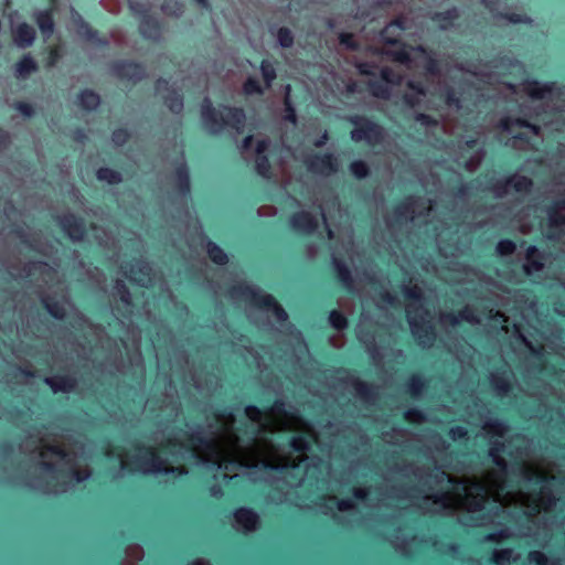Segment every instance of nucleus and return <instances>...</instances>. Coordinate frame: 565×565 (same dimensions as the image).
<instances>
[{
	"label": "nucleus",
	"instance_id": "obj_1",
	"mask_svg": "<svg viewBox=\"0 0 565 565\" xmlns=\"http://www.w3.org/2000/svg\"><path fill=\"white\" fill-rule=\"evenodd\" d=\"M226 117L216 110L209 97L201 103V118L204 126L212 132H218L224 127L232 128L236 134H242L245 128L246 114L242 107L222 106Z\"/></svg>",
	"mask_w": 565,
	"mask_h": 565
},
{
	"label": "nucleus",
	"instance_id": "obj_2",
	"mask_svg": "<svg viewBox=\"0 0 565 565\" xmlns=\"http://www.w3.org/2000/svg\"><path fill=\"white\" fill-rule=\"evenodd\" d=\"M228 294L232 298L244 300L253 307L271 312L279 322H285L288 319L287 311L273 295L266 294L246 281L232 286Z\"/></svg>",
	"mask_w": 565,
	"mask_h": 565
},
{
	"label": "nucleus",
	"instance_id": "obj_3",
	"mask_svg": "<svg viewBox=\"0 0 565 565\" xmlns=\"http://www.w3.org/2000/svg\"><path fill=\"white\" fill-rule=\"evenodd\" d=\"M348 121L353 127L351 139L354 142L364 141L371 147L381 145L385 139V129L372 117L366 115H352Z\"/></svg>",
	"mask_w": 565,
	"mask_h": 565
},
{
	"label": "nucleus",
	"instance_id": "obj_4",
	"mask_svg": "<svg viewBox=\"0 0 565 565\" xmlns=\"http://www.w3.org/2000/svg\"><path fill=\"white\" fill-rule=\"evenodd\" d=\"M134 448L143 454L141 457H137L134 460L136 463L134 470L178 476H185L188 473V471L182 467H168L167 461L151 447H146L141 443H136ZM129 469L132 470V468Z\"/></svg>",
	"mask_w": 565,
	"mask_h": 565
},
{
	"label": "nucleus",
	"instance_id": "obj_5",
	"mask_svg": "<svg viewBox=\"0 0 565 565\" xmlns=\"http://www.w3.org/2000/svg\"><path fill=\"white\" fill-rule=\"evenodd\" d=\"M509 188L518 193H529L533 188V181L526 175H510L504 179L491 178L487 190L497 198H503L508 194Z\"/></svg>",
	"mask_w": 565,
	"mask_h": 565
},
{
	"label": "nucleus",
	"instance_id": "obj_6",
	"mask_svg": "<svg viewBox=\"0 0 565 565\" xmlns=\"http://www.w3.org/2000/svg\"><path fill=\"white\" fill-rule=\"evenodd\" d=\"M111 74L120 81L137 84L147 76L146 67L139 63L129 60H117L110 64Z\"/></svg>",
	"mask_w": 565,
	"mask_h": 565
},
{
	"label": "nucleus",
	"instance_id": "obj_7",
	"mask_svg": "<svg viewBox=\"0 0 565 565\" xmlns=\"http://www.w3.org/2000/svg\"><path fill=\"white\" fill-rule=\"evenodd\" d=\"M311 173L329 175L338 171V159L330 152L311 153L303 161Z\"/></svg>",
	"mask_w": 565,
	"mask_h": 565
},
{
	"label": "nucleus",
	"instance_id": "obj_8",
	"mask_svg": "<svg viewBox=\"0 0 565 565\" xmlns=\"http://www.w3.org/2000/svg\"><path fill=\"white\" fill-rule=\"evenodd\" d=\"M57 224L73 242H82L87 234L85 220L73 213L58 216Z\"/></svg>",
	"mask_w": 565,
	"mask_h": 565
},
{
	"label": "nucleus",
	"instance_id": "obj_9",
	"mask_svg": "<svg viewBox=\"0 0 565 565\" xmlns=\"http://www.w3.org/2000/svg\"><path fill=\"white\" fill-rule=\"evenodd\" d=\"M288 224L299 234L312 235L319 227V220L308 211H298L289 216Z\"/></svg>",
	"mask_w": 565,
	"mask_h": 565
},
{
	"label": "nucleus",
	"instance_id": "obj_10",
	"mask_svg": "<svg viewBox=\"0 0 565 565\" xmlns=\"http://www.w3.org/2000/svg\"><path fill=\"white\" fill-rule=\"evenodd\" d=\"M154 89L157 93H161L163 90L168 92V94L163 96V103L171 113L175 115L182 113L184 106L183 95L178 90L171 88L168 79L159 77L154 82Z\"/></svg>",
	"mask_w": 565,
	"mask_h": 565
},
{
	"label": "nucleus",
	"instance_id": "obj_11",
	"mask_svg": "<svg viewBox=\"0 0 565 565\" xmlns=\"http://www.w3.org/2000/svg\"><path fill=\"white\" fill-rule=\"evenodd\" d=\"M408 313H411V311H408ZM408 323L411 326L413 337L418 343H427L435 340V327L429 320L425 319L424 316L412 317L408 315Z\"/></svg>",
	"mask_w": 565,
	"mask_h": 565
},
{
	"label": "nucleus",
	"instance_id": "obj_12",
	"mask_svg": "<svg viewBox=\"0 0 565 565\" xmlns=\"http://www.w3.org/2000/svg\"><path fill=\"white\" fill-rule=\"evenodd\" d=\"M235 522L244 530L245 533L254 532L260 524L258 513L247 507H239L233 513Z\"/></svg>",
	"mask_w": 565,
	"mask_h": 565
},
{
	"label": "nucleus",
	"instance_id": "obj_13",
	"mask_svg": "<svg viewBox=\"0 0 565 565\" xmlns=\"http://www.w3.org/2000/svg\"><path fill=\"white\" fill-rule=\"evenodd\" d=\"M524 90L531 98L541 100L545 98L547 94L558 92L559 88L555 82H546L542 84L537 79H527L524 83Z\"/></svg>",
	"mask_w": 565,
	"mask_h": 565
},
{
	"label": "nucleus",
	"instance_id": "obj_14",
	"mask_svg": "<svg viewBox=\"0 0 565 565\" xmlns=\"http://www.w3.org/2000/svg\"><path fill=\"white\" fill-rule=\"evenodd\" d=\"M333 266L335 271V280L347 292L353 294L355 284L352 273L348 265L340 258H333Z\"/></svg>",
	"mask_w": 565,
	"mask_h": 565
},
{
	"label": "nucleus",
	"instance_id": "obj_15",
	"mask_svg": "<svg viewBox=\"0 0 565 565\" xmlns=\"http://www.w3.org/2000/svg\"><path fill=\"white\" fill-rule=\"evenodd\" d=\"M44 383L51 387L53 393H72L77 385V380L70 374H56L45 377Z\"/></svg>",
	"mask_w": 565,
	"mask_h": 565
},
{
	"label": "nucleus",
	"instance_id": "obj_16",
	"mask_svg": "<svg viewBox=\"0 0 565 565\" xmlns=\"http://www.w3.org/2000/svg\"><path fill=\"white\" fill-rule=\"evenodd\" d=\"M460 18V12L457 7H451L445 11L434 12L430 20L443 31H447L455 25V22Z\"/></svg>",
	"mask_w": 565,
	"mask_h": 565
},
{
	"label": "nucleus",
	"instance_id": "obj_17",
	"mask_svg": "<svg viewBox=\"0 0 565 565\" xmlns=\"http://www.w3.org/2000/svg\"><path fill=\"white\" fill-rule=\"evenodd\" d=\"M13 41L19 47H29L33 44L36 32L35 29L26 22H22L15 26L12 32Z\"/></svg>",
	"mask_w": 565,
	"mask_h": 565
},
{
	"label": "nucleus",
	"instance_id": "obj_18",
	"mask_svg": "<svg viewBox=\"0 0 565 565\" xmlns=\"http://www.w3.org/2000/svg\"><path fill=\"white\" fill-rule=\"evenodd\" d=\"M349 381L361 401L371 403L377 397V391L373 384L364 382L355 376L350 377Z\"/></svg>",
	"mask_w": 565,
	"mask_h": 565
},
{
	"label": "nucleus",
	"instance_id": "obj_19",
	"mask_svg": "<svg viewBox=\"0 0 565 565\" xmlns=\"http://www.w3.org/2000/svg\"><path fill=\"white\" fill-rule=\"evenodd\" d=\"M102 103V98L98 93L90 88H84L76 95V104L86 111L96 110Z\"/></svg>",
	"mask_w": 565,
	"mask_h": 565
},
{
	"label": "nucleus",
	"instance_id": "obj_20",
	"mask_svg": "<svg viewBox=\"0 0 565 565\" xmlns=\"http://www.w3.org/2000/svg\"><path fill=\"white\" fill-rule=\"evenodd\" d=\"M174 180L177 191L186 196L191 192L190 171L185 162L179 163L174 169Z\"/></svg>",
	"mask_w": 565,
	"mask_h": 565
},
{
	"label": "nucleus",
	"instance_id": "obj_21",
	"mask_svg": "<svg viewBox=\"0 0 565 565\" xmlns=\"http://www.w3.org/2000/svg\"><path fill=\"white\" fill-rule=\"evenodd\" d=\"M161 25L159 21L150 15L145 14L139 24V32L145 39H157L160 35Z\"/></svg>",
	"mask_w": 565,
	"mask_h": 565
},
{
	"label": "nucleus",
	"instance_id": "obj_22",
	"mask_svg": "<svg viewBox=\"0 0 565 565\" xmlns=\"http://www.w3.org/2000/svg\"><path fill=\"white\" fill-rule=\"evenodd\" d=\"M491 387L500 397L508 396L513 390L511 381L507 377V371L498 372L491 376Z\"/></svg>",
	"mask_w": 565,
	"mask_h": 565
},
{
	"label": "nucleus",
	"instance_id": "obj_23",
	"mask_svg": "<svg viewBox=\"0 0 565 565\" xmlns=\"http://www.w3.org/2000/svg\"><path fill=\"white\" fill-rule=\"evenodd\" d=\"M427 386V381L420 373H414L405 383L406 393L417 399Z\"/></svg>",
	"mask_w": 565,
	"mask_h": 565
},
{
	"label": "nucleus",
	"instance_id": "obj_24",
	"mask_svg": "<svg viewBox=\"0 0 565 565\" xmlns=\"http://www.w3.org/2000/svg\"><path fill=\"white\" fill-rule=\"evenodd\" d=\"M35 22L44 35L50 36L54 32L55 23L52 9L39 11L35 14Z\"/></svg>",
	"mask_w": 565,
	"mask_h": 565
},
{
	"label": "nucleus",
	"instance_id": "obj_25",
	"mask_svg": "<svg viewBox=\"0 0 565 565\" xmlns=\"http://www.w3.org/2000/svg\"><path fill=\"white\" fill-rule=\"evenodd\" d=\"M41 302L44 309L49 312V315L56 320H64L66 317V311L64 306L56 300L54 297L44 296L41 299Z\"/></svg>",
	"mask_w": 565,
	"mask_h": 565
},
{
	"label": "nucleus",
	"instance_id": "obj_26",
	"mask_svg": "<svg viewBox=\"0 0 565 565\" xmlns=\"http://www.w3.org/2000/svg\"><path fill=\"white\" fill-rule=\"evenodd\" d=\"M203 238L206 239V253L209 258L218 266H225L230 260L228 255L216 243L207 239L206 236L203 235Z\"/></svg>",
	"mask_w": 565,
	"mask_h": 565
},
{
	"label": "nucleus",
	"instance_id": "obj_27",
	"mask_svg": "<svg viewBox=\"0 0 565 565\" xmlns=\"http://www.w3.org/2000/svg\"><path fill=\"white\" fill-rule=\"evenodd\" d=\"M186 439L192 445L202 447L205 450H209L212 452H216V450H217L216 441L213 438L205 436L202 430L186 434Z\"/></svg>",
	"mask_w": 565,
	"mask_h": 565
},
{
	"label": "nucleus",
	"instance_id": "obj_28",
	"mask_svg": "<svg viewBox=\"0 0 565 565\" xmlns=\"http://www.w3.org/2000/svg\"><path fill=\"white\" fill-rule=\"evenodd\" d=\"M96 179L109 185H118L122 182V175L118 170L100 167L96 170Z\"/></svg>",
	"mask_w": 565,
	"mask_h": 565
},
{
	"label": "nucleus",
	"instance_id": "obj_29",
	"mask_svg": "<svg viewBox=\"0 0 565 565\" xmlns=\"http://www.w3.org/2000/svg\"><path fill=\"white\" fill-rule=\"evenodd\" d=\"M460 320L472 323L476 321V316L473 311L468 307L459 311L458 315L449 312L443 316V321H445L451 327L458 326L460 323Z\"/></svg>",
	"mask_w": 565,
	"mask_h": 565
},
{
	"label": "nucleus",
	"instance_id": "obj_30",
	"mask_svg": "<svg viewBox=\"0 0 565 565\" xmlns=\"http://www.w3.org/2000/svg\"><path fill=\"white\" fill-rule=\"evenodd\" d=\"M565 210V199L555 201L547 207V215L551 226L565 225V215L559 213V210Z\"/></svg>",
	"mask_w": 565,
	"mask_h": 565
},
{
	"label": "nucleus",
	"instance_id": "obj_31",
	"mask_svg": "<svg viewBox=\"0 0 565 565\" xmlns=\"http://www.w3.org/2000/svg\"><path fill=\"white\" fill-rule=\"evenodd\" d=\"M393 29L404 31L406 30L405 20L402 17H398L394 19L392 22H390L382 31H381V38L383 42L387 45H395L398 43V39L395 36H390L388 31H392Z\"/></svg>",
	"mask_w": 565,
	"mask_h": 565
},
{
	"label": "nucleus",
	"instance_id": "obj_32",
	"mask_svg": "<svg viewBox=\"0 0 565 565\" xmlns=\"http://www.w3.org/2000/svg\"><path fill=\"white\" fill-rule=\"evenodd\" d=\"M398 45L395 50H387L386 55L390 56L394 62H398L401 64H409L412 58L408 51V46L398 39Z\"/></svg>",
	"mask_w": 565,
	"mask_h": 565
},
{
	"label": "nucleus",
	"instance_id": "obj_33",
	"mask_svg": "<svg viewBox=\"0 0 565 565\" xmlns=\"http://www.w3.org/2000/svg\"><path fill=\"white\" fill-rule=\"evenodd\" d=\"M38 70V64L31 55H24L15 64V72L20 77H26Z\"/></svg>",
	"mask_w": 565,
	"mask_h": 565
},
{
	"label": "nucleus",
	"instance_id": "obj_34",
	"mask_svg": "<svg viewBox=\"0 0 565 565\" xmlns=\"http://www.w3.org/2000/svg\"><path fill=\"white\" fill-rule=\"evenodd\" d=\"M416 200L413 196H408L405 200L401 201L398 204L394 206V215L397 221L408 218L411 214L414 212V204Z\"/></svg>",
	"mask_w": 565,
	"mask_h": 565
},
{
	"label": "nucleus",
	"instance_id": "obj_35",
	"mask_svg": "<svg viewBox=\"0 0 565 565\" xmlns=\"http://www.w3.org/2000/svg\"><path fill=\"white\" fill-rule=\"evenodd\" d=\"M259 70L265 82L266 88H269L277 78V72L274 63L269 60H262Z\"/></svg>",
	"mask_w": 565,
	"mask_h": 565
},
{
	"label": "nucleus",
	"instance_id": "obj_36",
	"mask_svg": "<svg viewBox=\"0 0 565 565\" xmlns=\"http://www.w3.org/2000/svg\"><path fill=\"white\" fill-rule=\"evenodd\" d=\"M255 170L256 173L264 179L273 178V168L267 154L257 156L255 158Z\"/></svg>",
	"mask_w": 565,
	"mask_h": 565
},
{
	"label": "nucleus",
	"instance_id": "obj_37",
	"mask_svg": "<svg viewBox=\"0 0 565 565\" xmlns=\"http://www.w3.org/2000/svg\"><path fill=\"white\" fill-rule=\"evenodd\" d=\"M503 444L499 440H495L492 446L489 448L488 455L491 457L493 465L500 470L507 469V461L501 457V452L503 451Z\"/></svg>",
	"mask_w": 565,
	"mask_h": 565
},
{
	"label": "nucleus",
	"instance_id": "obj_38",
	"mask_svg": "<svg viewBox=\"0 0 565 565\" xmlns=\"http://www.w3.org/2000/svg\"><path fill=\"white\" fill-rule=\"evenodd\" d=\"M367 87L370 94L376 98L387 99L390 97V87L382 81H370Z\"/></svg>",
	"mask_w": 565,
	"mask_h": 565
},
{
	"label": "nucleus",
	"instance_id": "obj_39",
	"mask_svg": "<svg viewBox=\"0 0 565 565\" xmlns=\"http://www.w3.org/2000/svg\"><path fill=\"white\" fill-rule=\"evenodd\" d=\"M350 173L358 180H363L370 175V167L363 160H354L349 164Z\"/></svg>",
	"mask_w": 565,
	"mask_h": 565
},
{
	"label": "nucleus",
	"instance_id": "obj_40",
	"mask_svg": "<svg viewBox=\"0 0 565 565\" xmlns=\"http://www.w3.org/2000/svg\"><path fill=\"white\" fill-rule=\"evenodd\" d=\"M329 323L337 331H343L348 328V318L338 309H332L328 317Z\"/></svg>",
	"mask_w": 565,
	"mask_h": 565
},
{
	"label": "nucleus",
	"instance_id": "obj_41",
	"mask_svg": "<svg viewBox=\"0 0 565 565\" xmlns=\"http://www.w3.org/2000/svg\"><path fill=\"white\" fill-rule=\"evenodd\" d=\"M527 559L533 565H558L559 564V559L558 558L550 559L541 551H531V552H529Z\"/></svg>",
	"mask_w": 565,
	"mask_h": 565
},
{
	"label": "nucleus",
	"instance_id": "obj_42",
	"mask_svg": "<svg viewBox=\"0 0 565 565\" xmlns=\"http://www.w3.org/2000/svg\"><path fill=\"white\" fill-rule=\"evenodd\" d=\"M265 87L262 86L259 81L253 76L246 78L243 84V92L245 95H263L265 93Z\"/></svg>",
	"mask_w": 565,
	"mask_h": 565
},
{
	"label": "nucleus",
	"instance_id": "obj_43",
	"mask_svg": "<svg viewBox=\"0 0 565 565\" xmlns=\"http://www.w3.org/2000/svg\"><path fill=\"white\" fill-rule=\"evenodd\" d=\"M512 559V550L511 548H502L499 551H493L491 557L489 558V563L492 565H509Z\"/></svg>",
	"mask_w": 565,
	"mask_h": 565
},
{
	"label": "nucleus",
	"instance_id": "obj_44",
	"mask_svg": "<svg viewBox=\"0 0 565 565\" xmlns=\"http://www.w3.org/2000/svg\"><path fill=\"white\" fill-rule=\"evenodd\" d=\"M114 288L116 290V294L119 297V301L124 306H126V307L132 306V297H131L130 290H129L128 286L122 280H117Z\"/></svg>",
	"mask_w": 565,
	"mask_h": 565
},
{
	"label": "nucleus",
	"instance_id": "obj_45",
	"mask_svg": "<svg viewBox=\"0 0 565 565\" xmlns=\"http://www.w3.org/2000/svg\"><path fill=\"white\" fill-rule=\"evenodd\" d=\"M403 295L408 302V308H411L413 303L420 302L424 299V294L418 286H405Z\"/></svg>",
	"mask_w": 565,
	"mask_h": 565
},
{
	"label": "nucleus",
	"instance_id": "obj_46",
	"mask_svg": "<svg viewBox=\"0 0 565 565\" xmlns=\"http://www.w3.org/2000/svg\"><path fill=\"white\" fill-rule=\"evenodd\" d=\"M277 41L282 49H290L294 45L295 36L289 28L281 26L277 30Z\"/></svg>",
	"mask_w": 565,
	"mask_h": 565
},
{
	"label": "nucleus",
	"instance_id": "obj_47",
	"mask_svg": "<svg viewBox=\"0 0 565 565\" xmlns=\"http://www.w3.org/2000/svg\"><path fill=\"white\" fill-rule=\"evenodd\" d=\"M131 138L130 131L125 127L115 128L111 132V141L117 147L125 146Z\"/></svg>",
	"mask_w": 565,
	"mask_h": 565
},
{
	"label": "nucleus",
	"instance_id": "obj_48",
	"mask_svg": "<svg viewBox=\"0 0 565 565\" xmlns=\"http://www.w3.org/2000/svg\"><path fill=\"white\" fill-rule=\"evenodd\" d=\"M84 28H85V38L88 41H90L102 47L108 46V44H109L108 40L105 36H100L99 32L96 29H94L93 26H90L88 24H85Z\"/></svg>",
	"mask_w": 565,
	"mask_h": 565
},
{
	"label": "nucleus",
	"instance_id": "obj_49",
	"mask_svg": "<svg viewBox=\"0 0 565 565\" xmlns=\"http://www.w3.org/2000/svg\"><path fill=\"white\" fill-rule=\"evenodd\" d=\"M310 440L303 435L292 436L289 440V447L295 452H305L310 448Z\"/></svg>",
	"mask_w": 565,
	"mask_h": 565
},
{
	"label": "nucleus",
	"instance_id": "obj_50",
	"mask_svg": "<svg viewBox=\"0 0 565 565\" xmlns=\"http://www.w3.org/2000/svg\"><path fill=\"white\" fill-rule=\"evenodd\" d=\"M516 249V244L510 238L500 239L495 246V250L501 256H510Z\"/></svg>",
	"mask_w": 565,
	"mask_h": 565
},
{
	"label": "nucleus",
	"instance_id": "obj_51",
	"mask_svg": "<svg viewBox=\"0 0 565 565\" xmlns=\"http://www.w3.org/2000/svg\"><path fill=\"white\" fill-rule=\"evenodd\" d=\"M340 45L344 46L350 51H358L360 49L359 42L354 39V35L350 32H341L338 35Z\"/></svg>",
	"mask_w": 565,
	"mask_h": 565
},
{
	"label": "nucleus",
	"instance_id": "obj_52",
	"mask_svg": "<svg viewBox=\"0 0 565 565\" xmlns=\"http://www.w3.org/2000/svg\"><path fill=\"white\" fill-rule=\"evenodd\" d=\"M499 17L513 24H525L530 22L529 17L524 13L501 12L499 13Z\"/></svg>",
	"mask_w": 565,
	"mask_h": 565
},
{
	"label": "nucleus",
	"instance_id": "obj_53",
	"mask_svg": "<svg viewBox=\"0 0 565 565\" xmlns=\"http://www.w3.org/2000/svg\"><path fill=\"white\" fill-rule=\"evenodd\" d=\"M381 81L385 84H398L401 81V76L394 72L391 67L385 66L380 72Z\"/></svg>",
	"mask_w": 565,
	"mask_h": 565
},
{
	"label": "nucleus",
	"instance_id": "obj_54",
	"mask_svg": "<svg viewBox=\"0 0 565 565\" xmlns=\"http://www.w3.org/2000/svg\"><path fill=\"white\" fill-rule=\"evenodd\" d=\"M14 109L18 110L23 117L31 118L35 114V108L32 104L23 100L14 103Z\"/></svg>",
	"mask_w": 565,
	"mask_h": 565
},
{
	"label": "nucleus",
	"instance_id": "obj_55",
	"mask_svg": "<svg viewBox=\"0 0 565 565\" xmlns=\"http://www.w3.org/2000/svg\"><path fill=\"white\" fill-rule=\"evenodd\" d=\"M443 97H444L445 103L448 106L459 107L460 98H459V96L457 95L456 90L452 87H450V86L446 87L445 90H444Z\"/></svg>",
	"mask_w": 565,
	"mask_h": 565
},
{
	"label": "nucleus",
	"instance_id": "obj_56",
	"mask_svg": "<svg viewBox=\"0 0 565 565\" xmlns=\"http://www.w3.org/2000/svg\"><path fill=\"white\" fill-rule=\"evenodd\" d=\"M414 119L416 122L420 124L424 127H437L438 126V120L435 117H433L428 114H425V113H417L414 116Z\"/></svg>",
	"mask_w": 565,
	"mask_h": 565
},
{
	"label": "nucleus",
	"instance_id": "obj_57",
	"mask_svg": "<svg viewBox=\"0 0 565 565\" xmlns=\"http://www.w3.org/2000/svg\"><path fill=\"white\" fill-rule=\"evenodd\" d=\"M406 87L419 96H426L428 94V89L422 81H408Z\"/></svg>",
	"mask_w": 565,
	"mask_h": 565
},
{
	"label": "nucleus",
	"instance_id": "obj_58",
	"mask_svg": "<svg viewBox=\"0 0 565 565\" xmlns=\"http://www.w3.org/2000/svg\"><path fill=\"white\" fill-rule=\"evenodd\" d=\"M425 71L427 74L437 76L440 74V63L437 58L428 56L425 63Z\"/></svg>",
	"mask_w": 565,
	"mask_h": 565
},
{
	"label": "nucleus",
	"instance_id": "obj_59",
	"mask_svg": "<svg viewBox=\"0 0 565 565\" xmlns=\"http://www.w3.org/2000/svg\"><path fill=\"white\" fill-rule=\"evenodd\" d=\"M376 67V64L372 62H360L356 64L359 74L363 76H374Z\"/></svg>",
	"mask_w": 565,
	"mask_h": 565
},
{
	"label": "nucleus",
	"instance_id": "obj_60",
	"mask_svg": "<svg viewBox=\"0 0 565 565\" xmlns=\"http://www.w3.org/2000/svg\"><path fill=\"white\" fill-rule=\"evenodd\" d=\"M404 419L409 423L422 422L425 419V416H424L423 411H420L417 407H413V408L407 409L404 413Z\"/></svg>",
	"mask_w": 565,
	"mask_h": 565
},
{
	"label": "nucleus",
	"instance_id": "obj_61",
	"mask_svg": "<svg viewBox=\"0 0 565 565\" xmlns=\"http://www.w3.org/2000/svg\"><path fill=\"white\" fill-rule=\"evenodd\" d=\"M527 264L524 266L526 275H531L533 271H541L544 267L543 258L526 259Z\"/></svg>",
	"mask_w": 565,
	"mask_h": 565
},
{
	"label": "nucleus",
	"instance_id": "obj_62",
	"mask_svg": "<svg viewBox=\"0 0 565 565\" xmlns=\"http://www.w3.org/2000/svg\"><path fill=\"white\" fill-rule=\"evenodd\" d=\"M516 127L526 128L532 131L534 135H539L541 132V127L536 124H533L526 117H518Z\"/></svg>",
	"mask_w": 565,
	"mask_h": 565
},
{
	"label": "nucleus",
	"instance_id": "obj_63",
	"mask_svg": "<svg viewBox=\"0 0 565 565\" xmlns=\"http://www.w3.org/2000/svg\"><path fill=\"white\" fill-rule=\"evenodd\" d=\"M245 414L252 422L259 423L262 422L264 412L255 405H247L245 407Z\"/></svg>",
	"mask_w": 565,
	"mask_h": 565
},
{
	"label": "nucleus",
	"instance_id": "obj_64",
	"mask_svg": "<svg viewBox=\"0 0 565 565\" xmlns=\"http://www.w3.org/2000/svg\"><path fill=\"white\" fill-rule=\"evenodd\" d=\"M448 436L452 440H463L468 437V430L463 426H454L449 429Z\"/></svg>",
	"mask_w": 565,
	"mask_h": 565
}]
</instances>
